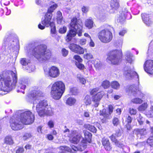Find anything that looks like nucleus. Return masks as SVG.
Returning a JSON list of instances; mask_svg holds the SVG:
<instances>
[{
  "instance_id": "nucleus-1",
  "label": "nucleus",
  "mask_w": 153,
  "mask_h": 153,
  "mask_svg": "<svg viewBox=\"0 0 153 153\" xmlns=\"http://www.w3.org/2000/svg\"><path fill=\"white\" fill-rule=\"evenodd\" d=\"M31 96L34 100L33 104L34 106L36 105V110L39 116H51L53 115V112L51 106L48 105L47 100H40L41 97L44 96L41 91L38 90H33Z\"/></svg>"
},
{
  "instance_id": "nucleus-2",
  "label": "nucleus",
  "mask_w": 153,
  "mask_h": 153,
  "mask_svg": "<svg viewBox=\"0 0 153 153\" xmlns=\"http://www.w3.org/2000/svg\"><path fill=\"white\" fill-rule=\"evenodd\" d=\"M34 115L30 111H26L22 113L19 117L20 122L17 119L10 120V126L14 130H18L23 127V124L30 125L34 121Z\"/></svg>"
},
{
  "instance_id": "nucleus-3",
  "label": "nucleus",
  "mask_w": 153,
  "mask_h": 153,
  "mask_svg": "<svg viewBox=\"0 0 153 153\" xmlns=\"http://www.w3.org/2000/svg\"><path fill=\"white\" fill-rule=\"evenodd\" d=\"M17 81L15 73L12 71L3 72L0 76V89L10 91L15 88Z\"/></svg>"
},
{
  "instance_id": "nucleus-4",
  "label": "nucleus",
  "mask_w": 153,
  "mask_h": 153,
  "mask_svg": "<svg viewBox=\"0 0 153 153\" xmlns=\"http://www.w3.org/2000/svg\"><path fill=\"white\" fill-rule=\"evenodd\" d=\"M46 49L45 45H38L33 49L32 53L39 61L42 62L49 59L51 55L50 51Z\"/></svg>"
},
{
  "instance_id": "nucleus-5",
  "label": "nucleus",
  "mask_w": 153,
  "mask_h": 153,
  "mask_svg": "<svg viewBox=\"0 0 153 153\" xmlns=\"http://www.w3.org/2000/svg\"><path fill=\"white\" fill-rule=\"evenodd\" d=\"M71 29L67 36L66 40L71 41L72 37L75 36L76 34L81 36L82 32L83 24L81 20L77 19L76 17L73 18L70 24Z\"/></svg>"
},
{
  "instance_id": "nucleus-6",
  "label": "nucleus",
  "mask_w": 153,
  "mask_h": 153,
  "mask_svg": "<svg viewBox=\"0 0 153 153\" xmlns=\"http://www.w3.org/2000/svg\"><path fill=\"white\" fill-rule=\"evenodd\" d=\"M65 86L62 81H57L52 85L51 91V97L53 99L58 100L60 99L64 92Z\"/></svg>"
},
{
  "instance_id": "nucleus-7",
  "label": "nucleus",
  "mask_w": 153,
  "mask_h": 153,
  "mask_svg": "<svg viewBox=\"0 0 153 153\" xmlns=\"http://www.w3.org/2000/svg\"><path fill=\"white\" fill-rule=\"evenodd\" d=\"M121 53L122 51L120 50H114L110 51L108 53L107 61H110L113 64H118L120 60Z\"/></svg>"
},
{
  "instance_id": "nucleus-8",
  "label": "nucleus",
  "mask_w": 153,
  "mask_h": 153,
  "mask_svg": "<svg viewBox=\"0 0 153 153\" xmlns=\"http://www.w3.org/2000/svg\"><path fill=\"white\" fill-rule=\"evenodd\" d=\"M98 38L102 42L107 43L112 39V34L109 28H105L100 30L97 34Z\"/></svg>"
},
{
  "instance_id": "nucleus-9",
  "label": "nucleus",
  "mask_w": 153,
  "mask_h": 153,
  "mask_svg": "<svg viewBox=\"0 0 153 153\" xmlns=\"http://www.w3.org/2000/svg\"><path fill=\"white\" fill-rule=\"evenodd\" d=\"M98 91V88H95L92 90L90 92V94L92 96V99L94 103L93 105L95 107L98 106L100 100L104 95L103 92H97Z\"/></svg>"
},
{
  "instance_id": "nucleus-10",
  "label": "nucleus",
  "mask_w": 153,
  "mask_h": 153,
  "mask_svg": "<svg viewBox=\"0 0 153 153\" xmlns=\"http://www.w3.org/2000/svg\"><path fill=\"white\" fill-rule=\"evenodd\" d=\"M52 16V14L47 13L44 16V19H42L41 21L42 24L43 25L40 24L38 26V27L41 30H43L45 29V26L48 27L51 26L53 24V22L51 21Z\"/></svg>"
},
{
  "instance_id": "nucleus-11",
  "label": "nucleus",
  "mask_w": 153,
  "mask_h": 153,
  "mask_svg": "<svg viewBox=\"0 0 153 153\" xmlns=\"http://www.w3.org/2000/svg\"><path fill=\"white\" fill-rule=\"evenodd\" d=\"M123 74L128 79L133 77H135L138 79L139 78V76L136 72L131 71L129 68L127 67L124 68Z\"/></svg>"
},
{
  "instance_id": "nucleus-12",
  "label": "nucleus",
  "mask_w": 153,
  "mask_h": 153,
  "mask_svg": "<svg viewBox=\"0 0 153 153\" xmlns=\"http://www.w3.org/2000/svg\"><path fill=\"white\" fill-rule=\"evenodd\" d=\"M45 74L48 76L53 78H56L59 75V71L56 67L52 66L49 69L48 71H45Z\"/></svg>"
},
{
  "instance_id": "nucleus-13",
  "label": "nucleus",
  "mask_w": 153,
  "mask_h": 153,
  "mask_svg": "<svg viewBox=\"0 0 153 153\" xmlns=\"http://www.w3.org/2000/svg\"><path fill=\"white\" fill-rule=\"evenodd\" d=\"M87 141L84 139L82 140L78 147H76L74 145L71 146L72 149L73 150V153H76L77 151H82L85 149L87 146Z\"/></svg>"
},
{
  "instance_id": "nucleus-14",
  "label": "nucleus",
  "mask_w": 153,
  "mask_h": 153,
  "mask_svg": "<svg viewBox=\"0 0 153 153\" xmlns=\"http://www.w3.org/2000/svg\"><path fill=\"white\" fill-rule=\"evenodd\" d=\"M145 71L150 74L153 73V60H148L146 61L144 65Z\"/></svg>"
},
{
  "instance_id": "nucleus-15",
  "label": "nucleus",
  "mask_w": 153,
  "mask_h": 153,
  "mask_svg": "<svg viewBox=\"0 0 153 153\" xmlns=\"http://www.w3.org/2000/svg\"><path fill=\"white\" fill-rule=\"evenodd\" d=\"M29 82V80L28 79H19V85L18 86L19 89L20 88V89H19L17 90L18 92H21L23 94H24L25 91H22V90H24L26 87V85H27Z\"/></svg>"
},
{
  "instance_id": "nucleus-16",
  "label": "nucleus",
  "mask_w": 153,
  "mask_h": 153,
  "mask_svg": "<svg viewBox=\"0 0 153 153\" xmlns=\"http://www.w3.org/2000/svg\"><path fill=\"white\" fill-rule=\"evenodd\" d=\"M69 48L73 52L79 54H83L85 49L81 48L79 45L75 44H71L69 46Z\"/></svg>"
},
{
  "instance_id": "nucleus-17",
  "label": "nucleus",
  "mask_w": 153,
  "mask_h": 153,
  "mask_svg": "<svg viewBox=\"0 0 153 153\" xmlns=\"http://www.w3.org/2000/svg\"><path fill=\"white\" fill-rule=\"evenodd\" d=\"M150 16L149 14L143 13L142 14V18L143 21L147 26H149L152 24V22L150 18Z\"/></svg>"
},
{
  "instance_id": "nucleus-18",
  "label": "nucleus",
  "mask_w": 153,
  "mask_h": 153,
  "mask_svg": "<svg viewBox=\"0 0 153 153\" xmlns=\"http://www.w3.org/2000/svg\"><path fill=\"white\" fill-rule=\"evenodd\" d=\"M81 135H78L77 132L76 131V134L74 135L72 137H70V142L74 144H77L79 141Z\"/></svg>"
},
{
  "instance_id": "nucleus-19",
  "label": "nucleus",
  "mask_w": 153,
  "mask_h": 153,
  "mask_svg": "<svg viewBox=\"0 0 153 153\" xmlns=\"http://www.w3.org/2000/svg\"><path fill=\"white\" fill-rule=\"evenodd\" d=\"M63 133L65 134L64 135L66 137H72L74 135L76 134V131H71L69 129L66 128L63 131Z\"/></svg>"
},
{
  "instance_id": "nucleus-20",
  "label": "nucleus",
  "mask_w": 153,
  "mask_h": 153,
  "mask_svg": "<svg viewBox=\"0 0 153 153\" xmlns=\"http://www.w3.org/2000/svg\"><path fill=\"white\" fill-rule=\"evenodd\" d=\"M94 22L91 18H89L85 20V25L88 29L91 28L93 26Z\"/></svg>"
},
{
  "instance_id": "nucleus-21",
  "label": "nucleus",
  "mask_w": 153,
  "mask_h": 153,
  "mask_svg": "<svg viewBox=\"0 0 153 153\" xmlns=\"http://www.w3.org/2000/svg\"><path fill=\"white\" fill-rule=\"evenodd\" d=\"M138 88L134 85H131L129 86L128 89H126V91L128 92H131L134 94H136L138 89Z\"/></svg>"
},
{
  "instance_id": "nucleus-22",
  "label": "nucleus",
  "mask_w": 153,
  "mask_h": 153,
  "mask_svg": "<svg viewBox=\"0 0 153 153\" xmlns=\"http://www.w3.org/2000/svg\"><path fill=\"white\" fill-rule=\"evenodd\" d=\"M84 134L85 135V138L86 139L85 140L87 142L89 143H90L91 141L92 134L87 131H84Z\"/></svg>"
},
{
  "instance_id": "nucleus-23",
  "label": "nucleus",
  "mask_w": 153,
  "mask_h": 153,
  "mask_svg": "<svg viewBox=\"0 0 153 153\" xmlns=\"http://www.w3.org/2000/svg\"><path fill=\"white\" fill-rule=\"evenodd\" d=\"M59 149L62 151L60 153H65V151H66L71 153H73L72 150L69 147L66 146H61L59 147Z\"/></svg>"
},
{
  "instance_id": "nucleus-24",
  "label": "nucleus",
  "mask_w": 153,
  "mask_h": 153,
  "mask_svg": "<svg viewBox=\"0 0 153 153\" xmlns=\"http://www.w3.org/2000/svg\"><path fill=\"white\" fill-rule=\"evenodd\" d=\"M76 100L74 98L70 97L66 101V104L70 106L74 105L76 102Z\"/></svg>"
},
{
  "instance_id": "nucleus-25",
  "label": "nucleus",
  "mask_w": 153,
  "mask_h": 153,
  "mask_svg": "<svg viewBox=\"0 0 153 153\" xmlns=\"http://www.w3.org/2000/svg\"><path fill=\"white\" fill-rule=\"evenodd\" d=\"M84 126L91 132L93 133L96 132L97 129L94 126L89 124H86Z\"/></svg>"
},
{
  "instance_id": "nucleus-26",
  "label": "nucleus",
  "mask_w": 153,
  "mask_h": 153,
  "mask_svg": "<svg viewBox=\"0 0 153 153\" xmlns=\"http://www.w3.org/2000/svg\"><path fill=\"white\" fill-rule=\"evenodd\" d=\"M94 64L95 67L97 70H99L101 67L102 64L100 60L98 59H96L94 61Z\"/></svg>"
},
{
  "instance_id": "nucleus-27",
  "label": "nucleus",
  "mask_w": 153,
  "mask_h": 153,
  "mask_svg": "<svg viewBox=\"0 0 153 153\" xmlns=\"http://www.w3.org/2000/svg\"><path fill=\"white\" fill-rule=\"evenodd\" d=\"M21 64L23 66H26L30 64V61L28 59L23 58L21 59L20 60Z\"/></svg>"
},
{
  "instance_id": "nucleus-28",
  "label": "nucleus",
  "mask_w": 153,
  "mask_h": 153,
  "mask_svg": "<svg viewBox=\"0 0 153 153\" xmlns=\"http://www.w3.org/2000/svg\"><path fill=\"white\" fill-rule=\"evenodd\" d=\"M83 102L86 105L91 104V97L89 95H86L83 100Z\"/></svg>"
},
{
  "instance_id": "nucleus-29",
  "label": "nucleus",
  "mask_w": 153,
  "mask_h": 153,
  "mask_svg": "<svg viewBox=\"0 0 153 153\" xmlns=\"http://www.w3.org/2000/svg\"><path fill=\"white\" fill-rule=\"evenodd\" d=\"M148 106V105L147 103H144L140 105L137 109L139 111H144L147 108Z\"/></svg>"
},
{
  "instance_id": "nucleus-30",
  "label": "nucleus",
  "mask_w": 153,
  "mask_h": 153,
  "mask_svg": "<svg viewBox=\"0 0 153 153\" xmlns=\"http://www.w3.org/2000/svg\"><path fill=\"white\" fill-rule=\"evenodd\" d=\"M111 86L112 88L115 89H118L120 88V84L117 81H115L111 82Z\"/></svg>"
},
{
  "instance_id": "nucleus-31",
  "label": "nucleus",
  "mask_w": 153,
  "mask_h": 153,
  "mask_svg": "<svg viewBox=\"0 0 153 153\" xmlns=\"http://www.w3.org/2000/svg\"><path fill=\"white\" fill-rule=\"evenodd\" d=\"M111 6L113 8L117 9L119 7V4L117 0H112L111 1Z\"/></svg>"
},
{
  "instance_id": "nucleus-32",
  "label": "nucleus",
  "mask_w": 153,
  "mask_h": 153,
  "mask_svg": "<svg viewBox=\"0 0 153 153\" xmlns=\"http://www.w3.org/2000/svg\"><path fill=\"white\" fill-rule=\"evenodd\" d=\"M76 77L78 81L82 84L85 85L86 83V79L81 75L78 74Z\"/></svg>"
},
{
  "instance_id": "nucleus-33",
  "label": "nucleus",
  "mask_w": 153,
  "mask_h": 153,
  "mask_svg": "<svg viewBox=\"0 0 153 153\" xmlns=\"http://www.w3.org/2000/svg\"><path fill=\"white\" fill-rule=\"evenodd\" d=\"M57 23L59 24H61L62 19V17L61 13L60 11H58L57 13Z\"/></svg>"
},
{
  "instance_id": "nucleus-34",
  "label": "nucleus",
  "mask_w": 153,
  "mask_h": 153,
  "mask_svg": "<svg viewBox=\"0 0 153 153\" xmlns=\"http://www.w3.org/2000/svg\"><path fill=\"white\" fill-rule=\"evenodd\" d=\"M137 120L139 124L140 125H142L145 121L144 118L141 116L140 114L138 115L137 117Z\"/></svg>"
},
{
  "instance_id": "nucleus-35",
  "label": "nucleus",
  "mask_w": 153,
  "mask_h": 153,
  "mask_svg": "<svg viewBox=\"0 0 153 153\" xmlns=\"http://www.w3.org/2000/svg\"><path fill=\"white\" fill-rule=\"evenodd\" d=\"M132 57L133 55L132 54L130 53V52H127L126 55V59L128 62L131 63L132 61Z\"/></svg>"
},
{
  "instance_id": "nucleus-36",
  "label": "nucleus",
  "mask_w": 153,
  "mask_h": 153,
  "mask_svg": "<svg viewBox=\"0 0 153 153\" xmlns=\"http://www.w3.org/2000/svg\"><path fill=\"white\" fill-rule=\"evenodd\" d=\"M131 102L134 104H139L143 102V100L139 98H135L131 100Z\"/></svg>"
},
{
  "instance_id": "nucleus-37",
  "label": "nucleus",
  "mask_w": 153,
  "mask_h": 153,
  "mask_svg": "<svg viewBox=\"0 0 153 153\" xmlns=\"http://www.w3.org/2000/svg\"><path fill=\"white\" fill-rule=\"evenodd\" d=\"M5 143L10 145L13 143V141L11 136H7L5 139Z\"/></svg>"
},
{
  "instance_id": "nucleus-38",
  "label": "nucleus",
  "mask_w": 153,
  "mask_h": 153,
  "mask_svg": "<svg viewBox=\"0 0 153 153\" xmlns=\"http://www.w3.org/2000/svg\"><path fill=\"white\" fill-rule=\"evenodd\" d=\"M110 82L107 80L103 81L101 84V85L104 89L108 88L110 86Z\"/></svg>"
},
{
  "instance_id": "nucleus-39",
  "label": "nucleus",
  "mask_w": 153,
  "mask_h": 153,
  "mask_svg": "<svg viewBox=\"0 0 153 153\" xmlns=\"http://www.w3.org/2000/svg\"><path fill=\"white\" fill-rule=\"evenodd\" d=\"M57 5L56 4H54L51 5L49 8L47 13H49L52 14V13L57 8Z\"/></svg>"
},
{
  "instance_id": "nucleus-40",
  "label": "nucleus",
  "mask_w": 153,
  "mask_h": 153,
  "mask_svg": "<svg viewBox=\"0 0 153 153\" xmlns=\"http://www.w3.org/2000/svg\"><path fill=\"white\" fill-rule=\"evenodd\" d=\"M146 115L149 117H153V106L150 108V110L146 112Z\"/></svg>"
},
{
  "instance_id": "nucleus-41",
  "label": "nucleus",
  "mask_w": 153,
  "mask_h": 153,
  "mask_svg": "<svg viewBox=\"0 0 153 153\" xmlns=\"http://www.w3.org/2000/svg\"><path fill=\"white\" fill-rule=\"evenodd\" d=\"M27 70L29 72L33 71L35 69V66L33 65H30V66H28L27 67Z\"/></svg>"
},
{
  "instance_id": "nucleus-42",
  "label": "nucleus",
  "mask_w": 153,
  "mask_h": 153,
  "mask_svg": "<svg viewBox=\"0 0 153 153\" xmlns=\"http://www.w3.org/2000/svg\"><path fill=\"white\" fill-rule=\"evenodd\" d=\"M78 93L77 90L75 88H70V93L72 95H76Z\"/></svg>"
},
{
  "instance_id": "nucleus-43",
  "label": "nucleus",
  "mask_w": 153,
  "mask_h": 153,
  "mask_svg": "<svg viewBox=\"0 0 153 153\" xmlns=\"http://www.w3.org/2000/svg\"><path fill=\"white\" fill-rule=\"evenodd\" d=\"M84 57L86 59H89L93 58V55L90 53H87L84 54Z\"/></svg>"
},
{
  "instance_id": "nucleus-44",
  "label": "nucleus",
  "mask_w": 153,
  "mask_h": 153,
  "mask_svg": "<svg viewBox=\"0 0 153 153\" xmlns=\"http://www.w3.org/2000/svg\"><path fill=\"white\" fill-rule=\"evenodd\" d=\"M147 142L151 146H153V136L149 137L148 139Z\"/></svg>"
},
{
  "instance_id": "nucleus-45",
  "label": "nucleus",
  "mask_w": 153,
  "mask_h": 153,
  "mask_svg": "<svg viewBox=\"0 0 153 153\" xmlns=\"http://www.w3.org/2000/svg\"><path fill=\"white\" fill-rule=\"evenodd\" d=\"M112 123L114 126H117L119 123V120L118 118L115 117L113 120Z\"/></svg>"
},
{
  "instance_id": "nucleus-46",
  "label": "nucleus",
  "mask_w": 153,
  "mask_h": 153,
  "mask_svg": "<svg viewBox=\"0 0 153 153\" xmlns=\"http://www.w3.org/2000/svg\"><path fill=\"white\" fill-rule=\"evenodd\" d=\"M146 131V130L145 129H138L136 131L137 132V134H140L141 135H142L144 134V132H145Z\"/></svg>"
},
{
  "instance_id": "nucleus-47",
  "label": "nucleus",
  "mask_w": 153,
  "mask_h": 153,
  "mask_svg": "<svg viewBox=\"0 0 153 153\" xmlns=\"http://www.w3.org/2000/svg\"><path fill=\"white\" fill-rule=\"evenodd\" d=\"M67 30V28L65 26H63L61 27L59 30V32L60 33L63 34L65 33Z\"/></svg>"
},
{
  "instance_id": "nucleus-48",
  "label": "nucleus",
  "mask_w": 153,
  "mask_h": 153,
  "mask_svg": "<svg viewBox=\"0 0 153 153\" xmlns=\"http://www.w3.org/2000/svg\"><path fill=\"white\" fill-rule=\"evenodd\" d=\"M102 145L104 146H105V145L110 143V142L108 139L104 137L102 139Z\"/></svg>"
},
{
  "instance_id": "nucleus-49",
  "label": "nucleus",
  "mask_w": 153,
  "mask_h": 153,
  "mask_svg": "<svg viewBox=\"0 0 153 153\" xmlns=\"http://www.w3.org/2000/svg\"><path fill=\"white\" fill-rule=\"evenodd\" d=\"M129 113L131 115H135L137 113V111L135 109L130 108H129Z\"/></svg>"
},
{
  "instance_id": "nucleus-50",
  "label": "nucleus",
  "mask_w": 153,
  "mask_h": 153,
  "mask_svg": "<svg viewBox=\"0 0 153 153\" xmlns=\"http://www.w3.org/2000/svg\"><path fill=\"white\" fill-rule=\"evenodd\" d=\"M116 137H117L114 134H113L110 137V138L111 140L115 144L116 143H117V142H118L117 140L116 139Z\"/></svg>"
},
{
  "instance_id": "nucleus-51",
  "label": "nucleus",
  "mask_w": 153,
  "mask_h": 153,
  "mask_svg": "<svg viewBox=\"0 0 153 153\" xmlns=\"http://www.w3.org/2000/svg\"><path fill=\"white\" fill-rule=\"evenodd\" d=\"M75 60H77L79 62H81L82 61V59L78 55H75L73 57Z\"/></svg>"
},
{
  "instance_id": "nucleus-52",
  "label": "nucleus",
  "mask_w": 153,
  "mask_h": 153,
  "mask_svg": "<svg viewBox=\"0 0 153 153\" xmlns=\"http://www.w3.org/2000/svg\"><path fill=\"white\" fill-rule=\"evenodd\" d=\"M100 114L105 117H108V114L106 112L105 109H103L102 111H101Z\"/></svg>"
},
{
  "instance_id": "nucleus-53",
  "label": "nucleus",
  "mask_w": 153,
  "mask_h": 153,
  "mask_svg": "<svg viewBox=\"0 0 153 153\" xmlns=\"http://www.w3.org/2000/svg\"><path fill=\"white\" fill-rule=\"evenodd\" d=\"M51 33L53 34H55L56 33V30L55 26L53 25V24L51 26Z\"/></svg>"
},
{
  "instance_id": "nucleus-54",
  "label": "nucleus",
  "mask_w": 153,
  "mask_h": 153,
  "mask_svg": "<svg viewBox=\"0 0 153 153\" xmlns=\"http://www.w3.org/2000/svg\"><path fill=\"white\" fill-rule=\"evenodd\" d=\"M31 137V135L29 133H26L24 135L23 139L24 140H26L27 139L30 138Z\"/></svg>"
},
{
  "instance_id": "nucleus-55",
  "label": "nucleus",
  "mask_w": 153,
  "mask_h": 153,
  "mask_svg": "<svg viewBox=\"0 0 153 153\" xmlns=\"http://www.w3.org/2000/svg\"><path fill=\"white\" fill-rule=\"evenodd\" d=\"M76 64L77 67L79 69L83 70L85 68L84 66L82 64L79 63H76Z\"/></svg>"
},
{
  "instance_id": "nucleus-56",
  "label": "nucleus",
  "mask_w": 153,
  "mask_h": 153,
  "mask_svg": "<svg viewBox=\"0 0 153 153\" xmlns=\"http://www.w3.org/2000/svg\"><path fill=\"white\" fill-rule=\"evenodd\" d=\"M48 125L50 128H52L54 127V124L53 121L50 120L48 123Z\"/></svg>"
},
{
  "instance_id": "nucleus-57",
  "label": "nucleus",
  "mask_w": 153,
  "mask_h": 153,
  "mask_svg": "<svg viewBox=\"0 0 153 153\" xmlns=\"http://www.w3.org/2000/svg\"><path fill=\"white\" fill-rule=\"evenodd\" d=\"M62 53L64 56H66L68 53V51L65 48H63L62 50Z\"/></svg>"
},
{
  "instance_id": "nucleus-58",
  "label": "nucleus",
  "mask_w": 153,
  "mask_h": 153,
  "mask_svg": "<svg viewBox=\"0 0 153 153\" xmlns=\"http://www.w3.org/2000/svg\"><path fill=\"white\" fill-rule=\"evenodd\" d=\"M124 14V13H122L121 14V16H120L119 17V19L120 20V22H122L123 21H124L126 18V16L125 15L123 16Z\"/></svg>"
},
{
  "instance_id": "nucleus-59",
  "label": "nucleus",
  "mask_w": 153,
  "mask_h": 153,
  "mask_svg": "<svg viewBox=\"0 0 153 153\" xmlns=\"http://www.w3.org/2000/svg\"><path fill=\"white\" fill-rule=\"evenodd\" d=\"M104 147L105 149L107 151H110L112 148L111 147V146L110 145V143L108 144H107L105 145Z\"/></svg>"
},
{
  "instance_id": "nucleus-60",
  "label": "nucleus",
  "mask_w": 153,
  "mask_h": 153,
  "mask_svg": "<svg viewBox=\"0 0 153 153\" xmlns=\"http://www.w3.org/2000/svg\"><path fill=\"white\" fill-rule=\"evenodd\" d=\"M115 144L118 147L122 148L123 149H124V147H125V146L123 144L120 143L118 141L117 142V143H116Z\"/></svg>"
},
{
  "instance_id": "nucleus-61",
  "label": "nucleus",
  "mask_w": 153,
  "mask_h": 153,
  "mask_svg": "<svg viewBox=\"0 0 153 153\" xmlns=\"http://www.w3.org/2000/svg\"><path fill=\"white\" fill-rule=\"evenodd\" d=\"M86 42V39H80L79 42V44L81 45H85Z\"/></svg>"
},
{
  "instance_id": "nucleus-62",
  "label": "nucleus",
  "mask_w": 153,
  "mask_h": 153,
  "mask_svg": "<svg viewBox=\"0 0 153 153\" xmlns=\"http://www.w3.org/2000/svg\"><path fill=\"white\" fill-rule=\"evenodd\" d=\"M109 110V114H110L113 111L114 109L113 106L111 105H109L108 106Z\"/></svg>"
},
{
  "instance_id": "nucleus-63",
  "label": "nucleus",
  "mask_w": 153,
  "mask_h": 153,
  "mask_svg": "<svg viewBox=\"0 0 153 153\" xmlns=\"http://www.w3.org/2000/svg\"><path fill=\"white\" fill-rule=\"evenodd\" d=\"M82 10L83 13H87L88 10V7L83 6L82 8Z\"/></svg>"
},
{
  "instance_id": "nucleus-64",
  "label": "nucleus",
  "mask_w": 153,
  "mask_h": 153,
  "mask_svg": "<svg viewBox=\"0 0 153 153\" xmlns=\"http://www.w3.org/2000/svg\"><path fill=\"white\" fill-rule=\"evenodd\" d=\"M24 149L23 147L19 148L16 151V153H23Z\"/></svg>"
}]
</instances>
